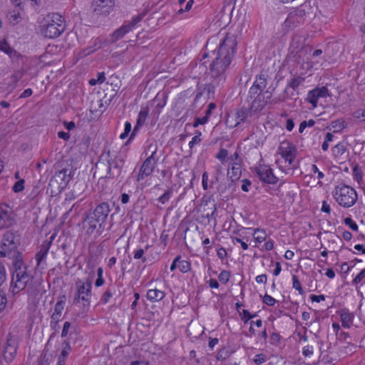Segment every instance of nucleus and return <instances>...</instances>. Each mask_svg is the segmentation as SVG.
<instances>
[{
	"label": "nucleus",
	"mask_w": 365,
	"mask_h": 365,
	"mask_svg": "<svg viewBox=\"0 0 365 365\" xmlns=\"http://www.w3.org/2000/svg\"><path fill=\"white\" fill-rule=\"evenodd\" d=\"M237 41L235 34L228 33L220 44L217 51H212L214 58L210 67V74L212 80L209 83L208 92L213 91V88L225 80V72L231 63V60L235 53Z\"/></svg>",
	"instance_id": "f257e3e1"
},
{
	"label": "nucleus",
	"mask_w": 365,
	"mask_h": 365,
	"mask_svg": "<svg viewBox=\"0 0 365 365\" xmlns=\"http://www.w3.org/2000/svg\"><path fill=\"white\" fill-rule=\"evenodd\" d=\"M12 264V274L10 289L13 294L24 290L32 281L33 276L23 260L21 254H16Z\"/></svg>",
	"instance_id": "f03ea898"
},
{
	"label": "nucleus",
	"mask_w": 365,
	"mask_h": 365,
	"mask_svg": "<svg viewBox=\"0 0 365 365\" xmlns=\"http://www.w3.org/2000/svg\"><path fill=\"white\" fill-rule=\"evenodd\" d=\"M110 212V208L108 202H101L97 205L84 220L83 224L86 232L89 235L95 232L101 235Z\"/></svg>",
	"instance_id": "7ed1b4c3"
},
{
	"label": "nucleus",
	"mask_w": 365,
	"mask_h": 365,
	"mask_svg": "<svg viewBox=\"0 0 365 365\" xmlns=\"http://www.w3.org/2000/svg\"><path fill=\"white\" fill-rule=\"evenodd\" d=\"M333 196L339 205L344 207H351L357 200L356 191L345 185L336 186L333 192Z\"/></svg>",
	"instance_id": "20e7f679"
},
{
	"label": "nucleus",
	"mask_w": 365,
	"mask_h": 365,
	"mask_svg": "<svg viewBox=\"0 0 365 365\" xmlns=\"http://www.w3.org/2000/svg\"><path fill=\"white\" fill-rule=\"evenodd\" d=\"M19 243V235L11 231L6 232L3 235L0 256L8 257L13 261L16 254H21L16 251Z\"/></svg>",
	"instance_id": "39448f33"
},
{
	"label": "nucleus",
	"mask_w": 365,
	"mask_h": 365,
	"mask_svg": "<svg viewBox=\"0 0 365 365\" xmlns=\"http://www.w3.org/2000/svg\"><path fill=\"white\" fill-rule=\"evenodd\" d=\"M73 173V168L70 165L56 172L48 184L51 192L62 191L71 180Z\"/></svg>",
	"instance_id": "423d86ee"
},
{
	"label": "nucleus",
	"mask_w": 365,
	"mask_h": 365,
	"mask_svg": "<svg viewBox=\"0 0 365 365\" xmlns=\"http://www.w3.org/2000/svg\"><path fill=\"white\" fill-rule=\"evenodd\" d=\"M77 284V292L73 300L74 304L80 303L81 300L83 302L84 307L90 305V299L91 297L92 279L87 278L86 282Z\"/></svg>",
	"instance_id": "0eeeda50"
},
{
	"label": "nucleus",
	"mask_w": 365,
	"mask_h": 365,
	"mask_svg": "<svg viewBox=\"0 0 365 365\" xmlns=\"http://www.w3.org/2000/svg\"><path fill=\"white\" fill-rule=\"evenodd\" d=\"M155 153L156 151L153 152L151 155L145 160L140 168V171L137 177V181L143 180L145 178L152 174L157 163V160L155 158Z\"/></svg>",
	"instance_id": "6e6552de"
},
{
	"label": "nucleus",
	"mask_w": 365,
	"mask_h": 365,
	"mask_svg": "<svg viewBox=\"0 0 365 365\" xmlns=\"http://www.w3.org/2000/svg\"><path fill=\"white\" fill-rule=\"evenodd\" d=\"M255 173L259 178L264 182L274 184L277 178L273 174L272 170L267 165H260L255 168Z\"/></svg>",
	"instance_id": "1a4fd4ad"
},
{
	"label": "nucleus",
	"mask_w": 365,
	"mask_h": 365,
	"mask_svg": "<svg viewBox=\"0 0 365 365\" xmlns=\"http://www.w3.org/2000/svg\"><path fill=\"white\" fill-rule=\"evenodd\" d=\"M108 155L101 154L98 161L96 164L94 175H97L100 178H111L110 168L108 165Z\"/></svg>",
	"instance_id": "9d476101"
},
{
	"label": "nucleus",
	"mask_w": 365,
	"mask_h": 365,
	"mask_svg": "<svg viewBox=\"0 0 365 365\" xmlns=\"http://www.w3.org/2000/svg\"><path fill=\"white\" fill-rule=\"evenodd\" d=\"M65 30V26L43 24L41 26V32L42 35L48 38L58 37Z\"/></svg>",
	"instance_id": "9b49d317"
},
{
	"label": "nucleus",
	"mask_w": 365,
	"mask_h": 365,
	"mask_svg": "<svg viewBox=\"0 0 365 365\" xmlns=\"http://www.w3.org/2000/svg\"><path fill=\"white\" fill-rule=\"evenodd\" d=\"M103 154L108 155V165L110 168L111 177L114 178L115 175H118L123 165V160L120 157L111 156L110 151Z\"/></svg>",
	"instance_id": "f8f14e48"
},
{
	"label": "nucleus",
	"mask_w": 365,
	"mask_h": 365,
	"mask_svg": "<svg viewBox=\"0 0 365 365\" xmlns=\"http://www.w3.org/2000/svg\"><path fill=\"white\" fill-rule=\"evenodd\" d=\"M329 96L328 89L323 86L322 88H317L309 91L307 95V101L312 105L314 108L317 106L318 99L324 98Z\"/></svg>",
	"instance_id": "ddd939ff"
},
{
	"label": "nucleus",
	"mask_w": 365,
	"mask_h": 365,
	"mask_svg": "<svg viewBox=\"0 0 365 365\" xmlns=\"http://www.w3.org/2000/svg\"><path fill=\"white\" fill-rule=\"evenodd\" d=\"M14 224L12 213L7 208L0 206V230L6 229Z\"/></svg>",
	"instance_id": "4468645a"
},
{
	"label": "nucleus",
	"mask_w": 365,
	"mask_h": 365,
	"mask_svg": "<svg viewBox=\"0 0 365 365\" xmlns=\"http://www.w3.org/2000/svg\"><path fill=\"white\" fill-rule=\"evenodd\" d=\"M265 95H267V98L271 97V93L269 91H266L264 93H259L256 97L253 98L254 99L250 106V109L252 113L261 110L265 106L267 103L264 101Z\"/></svg>",
	"instance_id": "2eb2a0df"
},
{
	"label": "nucleus",
	"mask_w": 365,
	"mask_h": 365,
	"mask_svg": "<svg viewBox=\"0 0 365 365\" xmlns=\"http://www.w3.org/2000/svg\"><path fill=\"white\" fill-rule=\"evenodd\" d=\"M120 85L121 81L118 76H110L108 81L106 82V90L108 91V93H106V96H109L110 99L115 96L117 92L120 88Z\"/></svg>",
	"instance_id": "dca6fc26"
},
{
	"label": "nucleus",
	"mask_w": 365,
	"mask_h": 365,
	"mask_svg": "<svg viewBox=\"0 0 365 365\" xmlns=\"http://www.w3.org/2000/svg\"><path fill=\"white\" fill-rule=\"evenodd\" d=\"M113 0H94L93 6L94 11L102 12L103 14L108 13L109 9L113 7Z\"/></svg>",
	"instance_id": "f3484780"
},
{
	"label": "nucleus",
	"mask_w": 365,
	"mask_h": 365,
	"mask_svg": "<svg viewBox=\"0 0 365 365\" xmlns=\"http://www.w3.org/2000/svg\"><path fill=\"white\" fill-rule=\"evenodd\" d=\"M295 14H297L294 11L290 12L288 14L287 18L284 21L283 26L287 31L292 29L295 28L296 26H297L299 24L303 23L300 20L299 16Z\"/></svg>",
	"instance_id": "a211bd4d"
},
{
	"label": "nucleus",
	"mask_w": 365,
	"mask_h": 365,
	"mask_svg": "<svg viewBox=\"0 0 365 365\" xmlns=\"http://www.w3.org/2000/svg\"><path fill=\"white\" fill-rule=\"evenodd\" d=\"M43 24L65 26V21L62 16L57 13L48 14L43 19Z\"/></svg>",
	"instance_id": "6ab92c4d"
},
{
	"label": "nucleus",
	"mask_w": 365,
	"mask_h": 365,
	"mask_svg": "<svg viewBox=\"0 0 365 365\" xmlns=\"http://www.w3.org/2000/svg\"><path fill=\"white\" fill-rule=\"evenodd\" d=\"M280 154L284 159L285 163H288L289 165H291L294 158H295V149L292 147H280Z\"/></svg>",
	"instance_id": "aec40b11"
},
{
	"label": "nucleus",
	"mask_w": 365,
	"mask_h": 365,
	"mask_svg": "<svg viewBox=\"0 0 365 365\" xmlns=\"http://www.w3.org/2000/svg\"><path fill=\"white\" fill-rule=\"evenodd\" d=\"M84 185L81 182H76L73 188L67 194L66 199L69 200L79 197L84 192Z\"/></svg>",
	"instance_id": "412c9836"
},
{
	"label": "nucleus",
	"mask_w": 365,
	"mask_h": 365,
	"mask_svg": "<svg viewBox=\"0 0 365 365\" xmlns=\"http://www.w3.org/2000/svg\"><path fill=\"white\" fill-rule=\"evenodd\" d=\"M53 237L52 236L51 240L49 242L45 241L41 246L40 250L36 255V259L37 261V264L39 265L41 262L46 257L48 251L51 247V241Z\"/></svg>",
	"instance_id": "4be33fe9"
},
{
	"label": "nucleus",
	"mask_w": 365,
	"mask_h": 365,
	"mask_svg": "<svg viewBox=\"0 0 365 365\" xmlns=\"http://www.w3.org/2000/svg\"><path fill=\"white\" fill-rule=\"evenodd\" d=\"M339 313L340 314L342 326L344 328H349L354 319V314L350 313L346 309H341Z\"/></svg>",
	"instance_id": "5701e85b"
},
{
	"label": "nucleus",
	"mask_w": 365,
	"mask_h": 365,
	"mask_svg": "<svg viewBox=\"0 0 365 365\" xmlns=\"http://www.w3.org/2000/svg\"><path fill=\"white\" fill-rule=\"evenodd\" d=\"M252 114V112L250 109H247L245 108H242L237 110V112L234 114L235 125H240V123L245 122L246 118Z\"/></svg>",
	"instance_id": "b1692460"
},
{
	"label": "nucleus",
	"mask_w": 365,
	"mask_h": 365,
	"mask_svg": "<svg viewBox=\"0 0 365 365\" xmlns=\"http://www.w3.org/2000/svg\"><path fill=\"white\" fill-rule=\"evenodd\" d=\"M148 113H149V108L148 106H145V107H143L141 108L140 111L139 112V114H138V119H137V123H136V125L134 128V130L131 134V137L134 135V133L136 132L137 129L138 128V127H140L142 126L146 119H147V117L148 115Z\"/></svg>",
	"instance_id": "393cba45"
},
{
	"label": "nucleus",
	"mask_w": 365,
	"mask_h": 365,
	"mask_svg": "<svg viewBox=\"0 0 365 365\" xmlns=\"http://www.w3.org/2000/svg\"><path fill=\"white\" fill-rule=\"evenodd\" d=\"M165 297V293L164 292L153 289H149L147 292V298L148 300L151 302H158L163 299Z\"/></svg>",
	"instance_id": "a878e982"
},
{
	"label": "nucleus",
	"mask_w": 365,
	"mask_h": 365,
	"mask_svg": "<svg viewBox=\"0 0 365 365\" xmlns=\"http://www.w3.org/2000/svg\"><path fill=\"white\" fill-rule=\"evenodd\" d=\"M241 175V166L239 163H235L232 164V168L228 169L227 175L230 178L231 180L234 182L240 178Z\"/></svg>",
	"instance_id": "bb28decb"
},
{
	"label": "nucleus",
	"mask_w": 365,
	"mask_h": 365,
	"mask_svg": "<svg viewBox=\"0 0 365 365\" xmlns=\"http://www.w3.org/2000/svg\"><path fill=\"white\" fill-rule=\"evenodd\" d=\"M311 10V7L309 4L305 3L302 4L299 7L297 8L294 11L296 12V15L299 16L300 20L304 22V17L307 14L309 13Z\"/></svg>",
	"instance_id": "cd10ccee"
},
{
	"label": "nucleus",
	"mask_w": 365,
	"mask_h": 365,
	"mask_svg": "<svg viewBox=\"0 0 365 365\" xmlns=\"http://www.w3.org/2000/svg\"><path fill=\"white\" fill-rule=\"evenodd\" d=\"M132 30V26L127 24L121 26L113 33V36L115 40L122 38L125 34Z\"/></svg>",
	"instance_id": "c85d7f7f"
},
{
	"label": "nucleus",
	"mask_w": 365,
	"mask_h": 365,
	"mask_svg": "<svg viewBox=\"0 0 365 365\" xmlns=\"http://www.w3.org/2000/svg\"><path fill=\"white\" fill-rule=\"evenodd\" d=\"M267 75L262 73L256 78L254 85L263 91L267 86Z\"/></svg>",
	"instance_id": "c756f323"
},
{
	"label": "nucleus",
	"mask_w": 365,
	"mask_h": 365,
	"mask_svg": "<svg viewBox=\"0 0 365 365\" xmlns=\"http://www.w3.org/2000/svg\"><path fill=\"white\" fill-rule=\"evenodd\" d=\"M16 353V348L11 346L10 343H8L5 348L4 356L6 359L11 360L14 358V354Z\"/></svg>",
	"instance_id": "7c9ffc66"
},
{
	"label": "nucleus",
	"mask_w": 365,
	"mask_h": 365,
	"mask_svg": "<svg viewBox=\"0 0 365 365\" xmlns=\"http://www.w3.org/2000/svg\"><path fill=\"white\" fill-rule=\"evenodd\" d=\"M65 301H66V297L63 295L61 297L58 298V302H56V305H55V308H54V312L55 313L59 314V315H61L62 314V312L63 310V308H64V304H65Z\"/></svg>",
	"instance_id": "2f4dec72"
},
{
	"label": "nucleus",
	"mask_w": 365,
	"mask_h": 365,
	"mask_svg": "<svg viewBox=\"0 0 365 365\" xmlns=\"http://www.w3.org/2000/svg\"><path fill=\"white\" fill-rule=\"evenodd\" d=\"M304 81V78L297 76L292 78L289 83V86L293 89L296 90L303 82Z\"/></svg>",
	"instance_id": "473e14b6"
},
{
	"label": "nucleus",
	"mask_w": 365,
	"mask_h": 365,
	"mask_svg": "<svg viewBox=\"0 0 365 365\" xmlns=\"http://www.w3.org/2000/svg\"><path fill=\"white\" fill-rule=\"evenodd\" d=\"M179 4L181 8L179 9L178 12L182 13L183 11H187L190 9L193 1L192 0H178Z\"/></svg>",
	"instance_id": "72a5a7b5"
},
{
	"label": "nucleus",
	"mask_w": 365,
	"mask_h": 365,
	"mask_svg": "<svg viewBox=\"0 0 365 365\" xmlns=\"http://www.w3.org/2000/svg\"><path fill=\"white\" fill-rule=\"evenodd\" d=\"M0 51H4L9 56H11L13 53H15L14 49L8 44V43L6 41L0 42Z\"/></svg>",
	"instance_id": "f704fd0d"
},
{
	"label": "nucleus",
	"mask_w": 365,
	"mask_h": 365,
	"mask_svg": "<svg viewBox=\"0 0 365 365\" xmlns=\"http://www.w3.org/2000/svg\"><path fill=\"white\" fill-rule=\"evenodd\" d=\"M331 127L334 129V132H339L345 128V122L339 119L331 123Z\"/></svg>",
	"instance_id": "c9c22d12"
},
{
	"label": "nucleus",
	"mask_w": 365,
	"mask_h": 365,
	"mask_svg": "<svg viewBox=\"0 0 365 365\" xmlns=\"http://www.w3.org/2000/svg\"><path fill=\"white\" fill-rule=\"evenodd\" d=\"M254 237L258 242H262L265 240L266 234L262 230L256 229L254 232Z\"/></svg>",
	"instance_id": "e433bc0d"
},
{
	"label": "nucleus",
	"mask_w": 365,
	"mask_h": 365,
	"mask_svg": "<svg viewBox=\"0 0 365 365\" xmlns=\"http://www.w3.org/2000/svg\"><path fill=\"white\" fill-rule=\"evenodd\" d=\"M292 286L293 288L296 289L300 294H304V290L302 287L301 283L299 280L298 279L297 276L293 275L292 276Z\"/></svg>",
	"instance_id": "4c0bfd02"
},
{
	"label": "nucleus",
	"mask_w": 365,
	"mask_h": 365,
	"mask_svg": "<svg viewBox=\"0 0 365 365\" xmlns=\"http://www.w3.org/2000/svg\"><path fill=\"white\" fill-rule=\"evenodd\" d=\"M62 346H63V349L61 351L60 356H61L62 359L67 358V356L69 354V351H71L70 343L68 341H64Z\"/></svg>",
	"instance_id": "58836bf2"
},
{
	"label": "nucleus",
	"mask_w": 365,
	"mask_h": 365,
	"mask_svg": "<svg viewBox=\"0 0 365 365\" xmlns=\"http://www.w3.org/2000/svg\"><path fill=\"white\" fill-rule=\"evenodd\" d=\"M267 359H268V358L266 354H259L255 356L253 361L256 365H260V364H262L264 362H266L267 361Z\"/></svg>",
	"instance_id": "ea45409f"
},
{
	"label": "nucleus",
	"mask_w": 365,
	"mask_h": 365,
	"mask_svg": "<svg viewBox=\"0 0 365 365\" xmlns=\"http://www.w3.org/2000/svg\"><path fill=\"white\" fill-rule=\"evenodd\" d=\"M24 179H19L18 181L15 182V184L13 186V191L14 192H19L24 190Z\"/></svg>",
	"instance_id": "a19ab883"
},
{
	"label": "nucleus",
	"mask_w": 365,
	"mask_h": 365,
	"mask_svg": "<svg viewBox=\"0 0 365 365\" xmlns=\"http://www.w3.org/2000/svg\"><path fill=\"white\" fill-rule=\"evenodd\" d=\"M178 267L182 272L185 273L189 271L190 264L187 261L179 260Z\"/></svg>",
	"instance_id": "79ce46f5"
},
{
	"label": "nucleus",
	"mask_w": 365,
	"mask_h": 365,
	"mask_svg": "<svg viewBox=\"0 0 365 365\" xmlns=\"http://www.w3.org/2000/svg\"><path fill=\"white\" fill-rule=\"evenodd\" d=\"M230 274L228 271L223 270L220 272L218 276L219 280L223 283L226 284L230 279Z\"/></svg>",
	"instance_id": "37998d69"
},
{
	"label": "nucleus",
	"mask_w": 365,
	"mask_h": 365,
	"mask_svg": "<svg viewBox=\"0 0 365 365\" xmlns=\"http://www.w3.org/2000/svg\"><path fill=\"white\" fill-rule=\"evenodd\" d=\"M259 93H263L262 91L259 90V88H258L253 84V86L250 89L248 98L252 99L253 98L256 97Z\"/></svg>",
	"instance_id": "c03bdc74"
},
{
	"label": "nucleus",
	"mask_w": 365,
	"mask_h": 365,
	"mask_svg": "<svg viewBox=\"0 0 365 365\" xmlns=\"http://www.w3.org/2000/svg\"><path fill=\"white\" fill-rule=\"evenodd\" d=\"M171 193H172V190H166L163 195H162L159 198H158V200L162 203V204H165V202H167L169 199L170 198V195H171Z\"/></svg>",
	"instance_id": "a18cd8bd"
},
{
	"label": "nucleus",
	"mask_w": 365,
	"mask_h": 365,
	"mask_svg": "<svg viewBox=\"0 0 365 365\" xmlns=\"http://www.w3.org/2000/svg\"><path fill=\"white\" fill-rule=\"evenodd\" d=\"M344 224L348 225L352 230L357 231L358 225L350 217H346L344 220Z\"/></svg>",
	"instance_id": "49530a36"
},
{
	"label": "nucleus",
	"mask_w": 365,
	"mask_h": 365,
	"mask_svg": "<svg viewBox=\"0 0 365 365\" xmlns=\"http://www.w3.org/2000/svg\"><path fill=\"white\" fill-rule=\"evenodd\" d=\"M333 152L336 155H341L345 152V148L342 144H337L334 146Z\"/></svg>",
	"instance_id": "de8ad7c7"
},
{
	"label": "nucleus",
	"mask_w": 365,
	"mask_h": 365,
	"mask_svg": "<svg viewBox=\"0 0 365 365\" xmlns=\"http://www.w3.org/2000/svg\"><path fill=\"white\" fill-rule=\"evenodd\" d=\"M364 277H365V269H362L356 276V277L353 279L352 283L355 284H357L360 283Z\"/></svg>",
	"instance_id": "09e8293b"
},
{
	"label": "nucleus",
	"mask_w": 365,
	"mask_h": 365,
	"mask_svg": "<svg viewBox=\"0 0 365 365\" xmlns=\"http://www.w3.org/2000/svg\"><path fill=\"white\" fill-rule=\"evenodd\" d=\"M263 302L268 306H273L276 300L272 297L266 294L263 297Z\"/></svg>",
	"instance_id": "8fccbe9b"
},
{
	"label": "nucleus",
	"mask_w": 365,
	"mask_h": 365,
	"mask_svg": "<svg viewBox=\"0 0 365 365\" xmlns=\"http://www.w3.org/2000/svg\"><path fill=\"white\" fill-rule=\"evenodd\" d=\"M228 155V151L226 149L222 148L217 154L216 158L223 162Z\"/></svg>",
	"instance_id": "3c124183"
},
{
	"label": "nucleus",
	"mask_w": 365,
	"mask_h": 365,
	"mask_svg": "<svg viewBox=\"0 0 365 365\" xmlns=\"http://www.w3.org/2000/svg\"><path fill=\"white\" fill-rule=\"evenodd\" d=\"M309 327H312L313 331L316 333H318L320 329V323L318 319H316L314 321L312 322L309 324Z\"/></svg>",
	"instance_id": "603ef678"
},
{
	"label": "nucleus",
	"mask_w": 365,
	"mask_h": 365,
	"mask_svg": "<svg viewBox=\"0 0 365 365\" xmlns=\"http://www.w3.org/2000/svg\"><path fill=\"white\" fill-rule=\"evenodd\" d=\"M6 280V269L3 264L0 263V287Z\"/></svg>",
	"instance_id": "864d4df0"
},
{
	"label": "nucleus",
	"mask_w": 365,
	"mask_h": 365,
	"mask_svg": "<svg viewBox=\"0 0 365 365\" xmlns=\"http://www.w3.org/2000/svg\"><path fill=\"white\" fill-rule=\"evenodd\" d=\"M143 14L137 15L136 16L133 18L132 21L128 24H130L133 29L138 23H139L143 19Z\"/></svg>",
	"instance_id": "5fc2aeb1"
},
{
	"label": "nucleus",
	"mask_w": 365,
	"mask_h": 365,
	"mask_svg": "<svg viewBox=\"0 0 365 365\" xmlns=\"http://www.w3.org/2000/svg\"><path fill=\"white\" fill-rule=\"evenodd\" d=\"M235 120V115H229L227 120H226V123H227V125L230 127V128H235L236 127L237 125H235V120Z\"/></svg>",
	"instance_id": "6e6d98bb"
},
{
	"label": "nucleus",
	"mask_w": 365,
	"mask_h": 365,
	"mask_svg": "<svg viewBox=\"0 0 365 365\" xmlns=\"http://www.w3.org/2000/svg\"><path fill=\"white\" fill-rule=\"evenodd\" d=\"M19 19H21L20 13L19 11L18 12L14 11V14L11 15L10 21L14 24H16L19 22Z\"/></svg>",
	"instance_id": "4d7b16f0"
},
{
	"label": "nucleus",
	"mask_w": 365,
	"mask_h": 365,
	"mask_svg": "<svg viewBox=\"0 0 365 365\" xmlns=\"http://www.w3.org/2000/svg\"><path fill=\"white\" fill-rule=\"evenodd\" d=\"M6 302L7 301L5 294L0 293V312L5 309Z\"/></svg>",
	"instance_id": "13d9d810"
},
{
	"label": "nucleus",
	"mask_w": 365,
	"mask_h": 365,
	"mask_svg": "<svg viewBox=\"0 0 365 365\" xmlns=\"http://www.w3.org/2000/svg\"><path fill=\"white\" fill-rule=\"evenodd\" d=\"M70 327H71V323L69 322H66L63 324L62 332H61L62 337H65L67 336Z\"/></svg>",
	"instance_id": "bf43d9fd"
},
{
	"label": "nucleus",
	"mask_w": 365,
	"mask_h": 365,
	"mask_svg": "<svg viewBox=\"0 0 365 365\" xmlns=\"http://www.w3.org/2000/svg\"><path fill=\"white\" fill-rule=\"evenodd\" d=\"M302 354L305 356H310L313 354V348L312 346L307 345L303 348Z\"/></svg>",
	"instance_id": "052dcab7"
},
{
	"label": "nucleus",
	"mask_w": 365,
	"mask_h": 365,
	"mask_svg": "<svg viewBox=\"0 0 365 365\" xmlns=\"http://www.w3.org/2000/svg\"><path fill=\"white\" fill-rule=\"evenodd\" d=\"M208 118H207L205 115L202 118H198L196 119L193 126L197 127L198 125H204L207 122Z\"/></svg>",
	"instance_id": "680f3d73"
},
{
	"label": "nucleus",
	"mask_w": 365,
	"mask_h": 365,
	"mask_svg": "<svg viewBox=\"0 0 365 365\" xmlns=\"http://www.w3.org/2000/svg\"><path fill=\"white\" fill-rule=\"evenodd\" d=\"M207 180H208V174L207 172H205L202 174V187L205 190L208 189Z\"/></svg>",
	"instance_id": "e2e57ef3"
},
{
	"label": "nucleus",
	"mask_w": 365,
	"mask_h": 365,
	"mask_svg": "<svg viewBox=\"0 0 365 365\" xmlns=\"http://www.w3.org/2000/svg\"><path fill=\"white\" fill-rule=\"evenodd\" d=\"M270 340L272 344H277L280 341V336L277 333H273L271 335Z\"/></svg>",
	"instance_id": "0e129e2a"
},
{
	"label": "nucleus",
	"mask_w": 365,
	"mask_h": 365,
	"mask_svg": "<svg viewBox=\"0 0 365 365\" xmlns=\"http://www.w3.org/2000/svg\"><path fill=\"white\" fill-rule=\"evenodd\" d=\"M216 108V105L214 103H210L208 105V107L205 111V116L209 118V116L210 115L212 110H214Z\"/></svg>",
	"instance_id": "69168bd1"
},
{
	"label": "nucleus",
	"mask_w": 365,
	"mask_h": 365,
	"mask_svg": "<svg viewBox=\"0 0 365 365\" xmlns=\"http://www.w3.org/2000/svg\"><path fill=\"white\" fill-rule=\"evenodd\" d=\"M201 141V138L200 135H195L194 136L191 141L189 143V147L192 148L194 145L199 143Z\"/></svg>",
	"instance_id": "338daca9"
},
{
	"label": "nucleus",
	"mask_w": 365,
	"mask_h": 365,
	"mask_svg": "<svg viewBox=\"0 0 365 365\" xmlns=\"http://www.w3.org/2000/svg\"><path fill=\"white\" fill-rule=\"evenodd\" d=\"M233 242L235 243V242H238L240 243V245H241V247L244 250H246L248 249V245L246 242H243L241 239L240 238H237V237H235L233 238Z\"/></svg>",
	"instance_id": "774afa93"
}]
</instances>
